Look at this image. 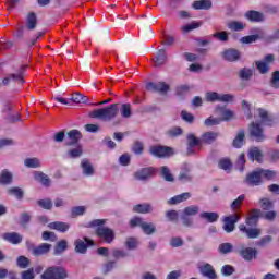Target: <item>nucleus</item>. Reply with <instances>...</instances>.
Wrapping results in <instances>:
<instances>
[{
	"instance_id": "obj_8",
	"label": "nucleus",
	"mask_w": 279,
	"mask_h": 279,
	"mask_svg": "<svg viewBox=\"0 0 279 279\" xmlns=\"http://www.w3.org/2000/svg\"><path fill=\"white\" fill-rule=\"evenodd\" d=\"M130 226L131 228H136V226H140L145 234H154L156 232V227L154 223L143 222V219L138 217L131 219Z\"/></svg>"
},
{
	"instance_id": "obj_23",
	"label": "nucleus",
	"mask_w": 279,
	"mask_h": 279,
	"mask_svg": "<svg viewBox=\"0 0 279 279\" xmlns=\"http://www.w3.org/2000/svg\"><path fill=\"white\" fill-rule=\"evenodd\" d=\"M245 234L247 239H258L260 234H263V229L256 227V226H248L245 229Z\"/></svg>"
},
{
	"instance_id": "obj_22",
	"label": "nucleus",
	"mask_w": 279,
	"mask_h": 279,
	"mask_svg": "<svg viewBox=\"0 0 279 279\" xmlns=\"http://www.w3.org/2000/svg\"><path fill=\"white\" fill-rule=\"evenodd\" d=\"M250 160H255L256 162H263V151L258 147H252L248 149Z\"/></svg>"
},
{
	"instance_id": "obj_26",
	"label": "nucleus",
	"mask_w": 279,
	"mask_h": 279,
	"mask_svg": "<svg viewBox=\"0 0 279 279\" xmlns=\"http://www.w3.org/2000/svg\"><path fill=\"white\" fill-rule=\"evenodd\" d=\"M155 66H162L167 62V51L165 49L158 50L157 54L153 59Z\"/></svg>"
},
{
	"instance_id": "obj_37",
	"label": "nucleus",
	"mask_w": 279,
	"mask_h": 279,
	"mask_svg": "<svg viewBox=\"0 0 279 279\" xmlns=\"http://www.w3.org/2000/svg\"><path fill=\"white\" fill-rule=\"evenodd\" d=\"M38 24V20L35 13H29L26 19V27L27 29H36V25Z\"/></svg>"
},
{
	"instance_id": "obj_63",
	"label": "nucleus",
	"mask_w": 279,
	"mask_h": 279,
	"mask_svg": "<svg viewBox=\"0 0 279 279\" xmlns=\"http://www.w3.org/2000/svg\"><path fill=\"white\" fill-rule=\"evenodd\" d=\"M221 274L223 276H232V274H234V268L232 267V265H225L221 268Z\"/></svg>"
},
{
	"instance_id": "obj_5",
	"label": "nucleus",
	"mask_w": 279,
	"mask_h": 279,
	"mask_svg": "<svg viewBox=\"0 0 279 279\" xmlns=\"http://www.w3.org/2000/svg\"><path fill=\"white\" fill-rule=\"evenodd\" d=\"M275 60L276 57L274 54H266L263 60L255 62V66L262 75H266L270 71V64H274Z\"/></svg>"
},
{
	"instance_id": "obj_45",
	"label": "nucleus",
	"mask_w": 279,
	"mask_h": 279,
	"mask_svg": "<svg viewBox=\"0 0 279 279\" xmlns=\"http://www.w3.org/2000/svg\"><path fill=\"white\" fill-rule=\"evenodd\" d=\"M134 213H151V205L149 204H138L133 207Z\"/></svg>"
},
{
	"instance_id": "obj_12",
	"label": "nucleus",
	"mask_w": 279,
	"mask_h": 279,
	"mask_svg": "<svg viewBox=\"0 0 279 279\" xmlns=\"http://www.w3.org/2000/svg\"><path fill=\"white\" fill-rule=\"evenodd\" d=\"M246 182L251 186H260V184H263V177L260 174V168H257L256 170L250 172L246 175Z\"/></svg>"
},
{
	"instance_id": "obj_53",
	"label": "nucleus",
	"mask_w": 279,
	"mask_h": 279,
	"mask_svg": "<svg viewBox=\"0 0 279 279\" xmlns=\"http://www.w3.org/2000/svg\"><path fill=\"white\" fill-rule=\"evenodd\" d=\"M270 86L272 88H279V71H275L271 74Z\"/></svg>"
},
{
	"instance_id": "obj_61",
	"label": "nucleus",
	"mask_w": 279,
	"mask_h": 279,
	"mask_svg": "<svg viewBox=\"0 0 279 279\" xmlns=\"http://www.w3.org/2000/svg\"><path fill=\"white\" fill-rule=\"evenodd\" d=\"M126 247L128 250H136L138 247V240L136 238H129L126 240Z\"/></svg>"
},
{
	"instance_id": "obj_18",
	"label": "nucleus",
	"mask_w": 279,
	"mask_h": 279,
	"mask_svg": "<svg viewBox=\"0 0 279 279\" xmlns=\"http://www.w3.org/2000/svg\"><path fill=\"white\" fill-rule=\"evenodd\" d=\"M75 252L78 254H86V250H88V245H93V241L84 238V240H76L75 243Z\"/></svg>"
},
{
	"instance_id": "obj_48",
	"label": "nucleus",
	"mask_w": 279,
	"mask_h": 279,
	"mask_svg": "<svg viewBox=\"0 0 279 279\" xmlns=\"http://www.w3.org/2000/svg\"><path fill=\"white\" fill-rule=\"evenodd\" d=\"M12 182V173L8 170H3L0 175V184H10Z\"/></svg>"
},
{
	"instance_id": "obj_14",
	"label": "nucleus",
	"mask_w": 279,
	"mask_h": 279,
	"mask_svg": "<svg viewBox=\"0 0 279 279\" xmlns=\"http://www.w3.org/2000/svg\"><path fill=\"white\" fill-rule=\"evenodd\" d=\"M189 146H187V154H197V149H202V138L195 137V135L190 134L187 135ZM197 147V149H195Z\"/></svg>"
},
{
	"instance_id": "obj_7",
	"label": "nucleus",
	"mask_w": 279,
	"mask_h": 279,
	"mask_svg": "<svg viewBox=\"0 0 279 279\" xmlns=\"http://www.w3.org/2000/svg\"><path fill=\"white\" fill-rule=\"evenodd\" d=\"M206 100L207 101H220L222 104H232L234 101V95L232 94H219L216 92H208L206 94Z\"/></svg>"
},
{
	"instance_id": "obj_20",
	"label": "nucleus",
	"mask_w": 279,
	"mask_h": 279,
	"mask_svg": "<svg viewBox=\"0 0 279 279\" xmlns=\"http://www.w3.org/2000/svg\"><path fill=\"white\" fill-rule=\"evenodd\" d=\"M222 58L227 60V62H236V60L241 58V52L235 49H228L222 52Z\"/></svg>"
},
{
	"instance_id": "obj_9",
	"label": "nucleus",
	"mask_w": 279,
	"mask_h": 279,
	"mask_svg": "<svg viewBox=\"0 0 279 279\" xmlns=\"http://www.w3.org/2000/svg\"><path fill=\"white\" fill-rule=\"evenodd\" d=\"M197 213H199V207L196 205H191L189 207H185L183 210V214L181 215L183 225L191 226L193 223V219H191L190 217H195Z\"/></svg>"
},
{
	"instance_id": "obj_47",
	"label": "nucleus",
	"mask_w": 279,
	"mask_h": 279,
	"mask_svg": "<svg viewBox=\"0 0 279 279\" xmlns=\"http://www.w3.org/2000/svg\"><path fill=\"white\" fill-rule=\"evenodd\" d=\"M245 140V132L241 131L238 136L233 140V147L238 149L243 147V141Z\"/></svg>"
},
{
	"instance_id": "obj_59",
	"label": "nucleus",
	"mask_w": 279,
	"mask_h": 279,
	"mask_svg": "<svg viewBox=\"0 0 279 279\" xmlns=\"http://www.w3.org/2000/svg\"><path fill=\"white\" fill-rule=\"evenodd\" d=\"M9 195H14L17 199H23V190L21 187H12L9 190Z\"/></svg>"
},
{
	"instance_id": "obj_32",
	"label": "nucleus",
	"mask_w": 279,
	"mask_h": 279,
	"mask_svg": "<svg viewBox=\"0 0 279 279\" xmlns=\"http://www.w3.org/2000/svg\"><path fill=\"white\" fill-rule=\"evenodd\" d=\"M219 136V133L215 132H206L202 135L201 141L202 143H206L207 145H210L211 143H215Z\"/></svg>"
},
{
	"instance_id": "obj_25",
	"label": "nucleus",
	"mask_w": 279,
	"mask_h": 279,
	"mask_svg": "<svg viewBox=\"0 0 279 279\" xmlns=\"http://www.w3.org/2000/svg\"><path fill=\"white\" fill-rule=\"evenodd\" d=\"M192 8L194 10H210L213 8V1L210 0H196L193 2Z\"/></svg>"
},
{
	"instance_id": "obj_24",
	"label": "nucleus",
	"mask_w": 279,
	"mask_h": 279,
	"mask_svg": "<svg viewBox=\"0 0 279 279\" xmlns=\"http://www.w3.org/2000/svg\"><path fill=\"white\" fill-rule=\"evenodd\" d=\"M147 90H157L158 93H167L169 85L166 83H148L146 85Z\"/></svg>"
},
{
	"instance_id": "obj_41",
	"label": "nucleus",
	"mask_w": 279,
	"mask_h": 279,
	"mask_svg": "<svg viewBox=\"0 0 279 279\" xmlns=\"http://www.w3.org/2000/svg\"><path fill=\"white\" fill-rule=\"evenodd\" d=\"M257 256H258V250L254 247L245 248V260H256Z\"/></svg>"
},
{
	"instance_id": "obj_13",
	"label": "nucleus",
	"mask_w": 279,
	"mask_h": 279,
	"mask_svg": "<svg viewBox=\"0 0 279 279\" xmlns=\"http://www.w3.org/2000/svg\"><path fill=\"white\" fill-rule=\"evenodd\" d=\"M156 168H143L134 173V178L135 180H149V178H154V175H156Z\"/></svg>"
},
{
	"instance_id": "obj_39",
	"label": "nucleus",
	"mask_w": 279,
	"mask_h": 279,
	"mask_svg": "<svg viewBox=\"0 0 279 279\" xmlns=\"http://www.w3.org/2000/svg\"><path fill=\"white\" fill-rule=\"evenodd\" d=\"M259 171H260V174H262V179L264 178V180H268V181L276 180V175H277L276 171L265 170L263 168H259Z\"/></svg>"
},
{
	"instance_id": "obj_42",
	"label": "nucleus",
	"mask_w": 279,
	"mask_h": 279,
	"mask_svg": "<svg viewBox=\"0 0 279 279\" xmlns=\"http://www.w3.org/2000/svg\"><path fill=\"white\" fill-rule=\"evenodd\" d=\"M232 32H243L245 29V25L242 22L231 21L227 24Z\"/></svg>"
},
{
	"instance_id": "obj_50",
	"label": "nucleus",
	"mask_w": 279,
	"mask_h": 279,
	"mask_svg": "<svg viewBox=\"0 0 279 279\" xmlns=\"http://www.w3.org/2000/svg\"><path fill=\"white\" fill-rule=\"evenodd\" d=\"M82 154H83L82 146H77L76 148H73L68 151L69 158H80Z\"/></svg>"
},
{
	"instance_id": "obj_52",
	"label": "nucleus",
	"mask_w": 279,
	"mask_h": 279,
	"mask_svg": "<svg viewBox=\"0 0 279 279\" xmlns=\"http://www.w3.org/2000/svg\"><path fill=\"white\" fill-rule=\"evenodd\" d=\"M86 213V207L85 206H77L73 207L71 210L72 217H80Z\"/></svg>"
},
{
	"instance_id": "obj_1",
	"label": "nucleus",
	"mask_w": 279,
	"mask_h": 279,
	"mask_svg": "<svg viewBox=\"0 0 279 279\" xmlns=\"http://www.w3.org/2000/svg\"><path fill=\"white\" fill-rule=\"evenodd\" d=\"M245 201V195H240L235 201L232 202L231 208L235 211L233 215L227 216L223 219V230L228 233L234 232V223L241 219V215H239V210L241 206H243V202Z\"/></svg>"
},
{
	"instance_id": "obj_56",
	"label": "nucleus",
	"mask_w": 279,
	"mask_h": 279,
	"mask_svg": "<svg viewBox=\"0 0 279 279\" xmlns=\"http://www.w3.org/2000/svg\"><path fill=\"white\" fill-rule=\"evenodd\" d=\"M220 169H223V171H230L232 169V162L230 159H221L219 161Z\"/></svg>"
},
{
	"instance_id": "obj_40",
	"label": "nucleus",
	"mask_w": 279,
	"mask_h": 279,
	"mask_svg": "<svg viewBox=\"0 0 279 279\" xmlns=\"http://www.w3.org/2000/svg\"><path fill=\"white\" fill-rule=\"evenodd\" d=\"M51 230H58L59 232H66L69 225L66 222H52L49 225Z\"/></svg>"
},
{
	"instance_id": "obj_6",
	"label": "nucleus",
	"mask_w": 279,
	"mask_h": 279,
	"mask_svg": "<svg viewBox=\"0 0 279 279\" xmlns=\"http://www.w3.org/2000/svg\"><path fill=\"white\" fill-rule=\"evenodd\" d=\"M66 270L62 267H49L41 275V279H64Z\"/></svg>"
},
{
	"instance_id": "obj_4",
	"label": "nucleus",
	"mask_w": 279,
	"mask_h": 279,
	"mask_svg": "<svg viewBox=\"0 0 279 279\" xmlns=\"http://www.w3.org/2000/svg\"><path fill=\"white\" fill-rule=\"evenodd\" d=\"M259 206L262 210L266 211L262 214L263 219H266V221H274L278 217V211L274 210V201L263 197L259 199Z\"/></svg>"
},
{
	"instance_id": "obj_57",
	"label": "nucleus",
	"mask_w": 279,
	"mask_h": 279,
	"mask_svg": "<svg viewBox=\"0 0 279 279\" xmlns=\"http://www.w3.org/2000/svg\"><path fill=\"white\" fill-rule=\"evenodd\" d=\"M38 206H40L41 208H45L46 210H51L53 204L51 203V199L46 198V199L38 201Z\"/></svg>"
},
{
	"instance_id": "obj_21",
	"label": "nucleus",
	"mask_w": 279,
	"mask_h": 279,
	"mask_svg": "<svg viewBox=\"0 0 279 279\" xmlns=\"http://www.w3.org/2000/svg\"><path fill=\"white\" fill-rule=\"evenodd\" d=\"M2 239L9 243H12L13 245H19V243L23 241V236L16 232L4 233L2 234Z\"/></svg>"
},
{
	"instance_id": "obj_27",
	"label": "nucleus",
	"mask_w": 279,
	"mask_h": 279,
	"mask_svg": "<svg viewBox=\"0 0 279 279\" xmlns=\"http://www.w3.org/2000/svg\"><path fill=\"white\" fill-rule=\"evenodd\" d=\"M246 19L253 23H263V21H265V15L258 11H247Z\"/></svg>"
},
{
	"instance_id": "obj_64",
	"label": "nucleus",
	"mask_w": 279,
	"mask_h": 279,
	"mask_svg": "<svg viewBox=\"0 0 279 279\" xmlns=\"http://www.w3.org/2000/svg\"><path fill=\"white\" fill-rule=\"evenodd\" d=\"M22 279H34V268L23 271Z\"/></svg>"
},
{
	"instance_id": "obj_62",
	"label": "nucleus",
	"mask_w": 279,
	"mask_h": 279,
	"mask_svg": "<svg viewBox=\"0 0 279 279\" xmlns=\"http://www.w3.org/2000/svg\"><path fill=\"white\" fill-rule=\"evenodd\" d=\"M214 38H218L221 43H228V33L226 31L214 34Z\"/></svg>"
},
{
	"instance_id": "obj_35",
	"label": "nucleus",
	"mask_w": 279,
	"mask_h": 279,
	"mask_svg": "<svg viewBox=\"0 0 279 279\" xmlns=\"http://www.w3.org/2000/svg\"><path fill=\"white\" fill-rule=\"evenodd\" d=\"M260 38H263V32L260 29H255L253 35L245 37V44L250 45L256 43V40H260Z\"/></svg>"
},
{
	"instance_id": "obj_10",
	"label": "nucleus",
	"mask_w": 279,
	"mask_h": 279,
	"mask_svg": "<svg viewBox=\"0 0 279 279\" xmlns=\"http://www.w3.org/2000/svg\"><path fill=\"white\" fill-rule=\"evenodd\" d=\"M149 151L153 156H156L157 158H167V156H173V148L167 146H150Z\"/></svg>"
},
{
	"instance_id": "obj_38",
	"label": "nucleus",
	"mask_w": 279,
	"mask_h": 279,
	"mask_svg": "<svg viewBox=\"0 0 279 279\" xmlns=\"http://www.w3.org/2000/svg\"><path fill=\"white\" fill-rule=\"evenodd\" d=\"M218 252L219 254H230L232 252H234V246L232 245V243H221L219 246H218Z\"/></svg>"
},
{
	"instance_id": "obj_33",
	"label": "nucleus",
	"mask_w": 279,
	"mask_h": 279,
	"mask_svg": "<svg viewBox=\"0 0 279 279\" xmlns=\"http://www.w3.org/2000/svg\"><path fill=\"white\" fill-rule=\"evenodd\" d=\"M190 197H191V193L185 192V193H182L180 195H177V196L170 198L168 201V204H170V205L182 204V202H186V199H190Z\"/></svg>"
},
{
	"instance_id": "obj_58",
	"label": "nucleus",
	"mask_w": 279,
	"mask_h": 279,
	"mask_svg": "<svg viewBox=\"0 0 279 279\" xmlns=\"http://www.w3.org/2000/svg\"><path fill=\"white\" fill-rule=\"evenodd\" d=\"M236 169H239V171H243V169L245 168V154H241L236 160L235 163Z\"/></svg>"
},
{
	"instance_id": "obj_36",
	"label": "nucleus",
	"mask_w": 279,
	"mask_h": 279,
	"mask_svg": "<svg viewBox=\"0 0 279 279\" xmlns=\"http://www.w3.org/2000/svg\"><path fill=\"white\" fill-rule=\"evenodd\" d=\"M68 137L71 142H68L66 145H75V143L82 138V133L77 130H72L68 133Z\"/></svg>"
},
{
	"instance_id": "obj_2",
	"label": "nucleus",
	"mask_w": 279,
	"mask_h": 279,
	"mask_svg": "<svg viewBox=\"0 0 279 279\" xmlns=\"http://www.w3.org/2000/svg\"><path fill=\"white\" fill-rule=\"evenodd\" d=\"M119 114V105L112 104L109 107L95 109L89 113L92 119H100V121H112Z\"/></svg>"
},
{
	"instance_id": "obj_34",
	"label": "nucleus",
	"mask_w": 279,
	"mask_h": 279,
	"mask_svg": "<svg viewBox=\"0 0 279 279\" xmlns=\"http://www.w3.org/2000/svg\"><path fill=\"white\" fill-rule=\"evenodd\" d=\"M201 219H205L206 221H208L209 223H215V221H218L219 219V214L211 211H203L199 215Z\"/></svg>"
},
{
	"instance_id": "obj_11",
	"label": "nucleus",
	"mask_w": 279,
	"mask_h": 279,
	"mask_svg": "<svg viewBox=\"0 0 279 279\" xmlns=\"http://www.w3.org/2000/svg\"><path fill=\"white\" fill-rule=\"evenodd\" d=\"M248 132H250V136L255 138V141H257L258 143H260V141H265V133L260 126V123H257V122L251 123L248 126Z\"/></svg>"
},
{
	"instance_id": "obj_30",
	"label": "nucleus",
	"mask_w": 279,
	"mask_h": 279,
	"mask_svg": "<svg viewBox=\"0 0 279 279\" xmlns=\"http://www.w3.org/2000/svg\"><path fill=\"white\" fill-rule=\"evenodd\" d=\"M10 80H13V82H20V84H23L25 82L23 80V70L16 74H10L8 77L3 78L2 84H4V86H8V84H10Z\"/></svg>"
},
{
	"instance_id": "obj_44",
	"label": "nucleus",
	"mask_w": 279,
	"mask_h": 279,
	"mask_svg": "<svg viewBox=\"0 0 279 279\" xmlns=\"http://www.w3.org/2000/svg\"><path fill=\"white\" fill-rule=\"evenodd\" d=\"M25 167H28V169H38L40 167V159L38 158H27L24 161Z\"/></svg>"
},
{
	"instance_id": "obj_17",
	"label": "nucleus",
	"mask_w": 279,
	"mask_h": 279,
	"mask_svg": "<svg viewBox=\"0 0 279 279\" xmlns=\"http://www.w3.org/2000/svg\"><path fill=\"white\" fill-rule=\"evenodd\" d=\"M198 269L203 276L209 279H217V274L215 272V268L210 264H203L198 266Z\"/></svg>"
},
{
	"instance_id": "obj_16",
	"label": "nucleus",
	"mask_w": 279,
	"mask_h": 279,
	"mask_svg": "<svg viewBox=\"0 0 279 279\" xmlns=\"http://www.w3.org/2000/svg\"><path fill=\"white\" fill-rule=\"evenodd\" d=\"M256 113L259 117L262 123H264V125H268L269 128H271V125H274V117H271V114H269V111H267L263 108H258L256 110Z\"/></svg>"
},
{
	"instance_id": "obj_51",
	"label": "nucleus",
	"mask_w": 279,
	"mask_h": 279,
	"mask_svg": "<svg viewBox=\"0 0 279 279\" xmlns=\"http://www.w3.org/2000/svg\"><path fill=\"white\" fill-rule=\"evenodd\" d=\"M68 247L66 240H61L57 243V246L54 248V254H62V252H65Z\"/></svg>"
},
{
	"instance_id": "obj_19",
	"label": "nucleus",
	"mask_w": 279,
	"mask_h": 279,
	"mask_svg": "<svg viewBox=\"0 0 279 279\" xmlns=\"http://www.w3.org/2000/svg\"><path fill=\"white\" fill-rule=\"evenodd\" d=\"M216 112L220 114V122L221 121H232L234 119V111L226 108V107H218L216 108Z\"/></svg>"
},
{
	"instance_id": "obj_31",
	"label": "nucleus",
	"mask_w": 279,
	"mask_h": 279,
	"mask_svg": "<svg viewBox=\"0 0 279 279\" xmlns=\"http://www.w3.org/2000/svg\"><path fill=\"white\" fill-rule=\"evenodd\" d=\"M50 250H51V244L43 243L39 246H36L34 248L33 256H43V254H49Z\"/></svg>"
},
{
	"instance_id": "obj_3",
	"label": "nucleus",
	"mask_w": 279,
	"mask_h": 279,
	"mask_svg": "<svg viewBox=\"0 0 279 279\" xmlns=\"http://www.w3.org/2000/svg\"><path fill=\"white\" fill-rule=\"evenodd\" d=\"M104 223H106V220L104 219H96L93 220L89 226L92 228H97L96 229V234L99 236V239H102L105 243H112L114 241V231L108 227H104Z\"/></svg>"
},
{
	"instance_id": "obj_28",
	"label": "nucleus",
	"mask_w": 279,
	"mask_h": 279,
	"mask_svg": "<svg viewBox=\"0 0 279 279\" xmlns=\"http://www.w3.org/2000/svg\"><path fill=\"white\" fill-rule=\"evenodd\" d=\"M34 178L37 182H40L44 186H50L51 184V179L47 174L40 171L34 172Z\"/></svg>"
},
{
	"instance_id": "obj_46",
	"label": "nucleus",
	"mask_w": 279,
	"mask_h": 279,
	"mask_svg": "<svg viewBox=\"0 0 279 279\" xmlns=\"http://www.w3.org/2000/svg\"><path fill=\"white\" fill-rule=\"evenodd\" d=\"M120 112L124 119L132 117V106L130 104L122 105Z\"/></svg>"
},
{
	"instance_id": "obj_49",
	"label": "nucleus",
	"mask_w": 279,
	"mask_h": 279,
	"mask_svg": "<svg viewBox=\"0 0 279 279\" xmlns=\"http://www.w3.org/2000/svg\"><path fill=\"white\" fill-rule=\"evenodd\" d=\"M71 99L74 101V104H86L88 101V97L80 93L73 94Z\"/></svg>"
},
{
	"instance_id": "obj_29",
	"label": "nucleus",
	"mask_w": 279,
	"mask_h": 279,
	"mask_svg": "<svg viewBox=\"0 0 279 279\" xmlns=\"http://www.w3.org/2000/svg\"><path fill=\"white\" fill-rule=\"evenodd\" d=\"M81 167L84 175H95V168H93V163H90L88 159H83L81 161Z\"/></svg>"
},
{
	"instance_id": "obj_43",
	"label": "nucleus",
	"mask_w": 279,
	"mask_h": 279,
	"mask_svg": "<svg viewBox=\"0 0 279 279\" xmlns=\"http://www.w3.org/2000/svg\"><path fill=\"white\" fill-rule=\"evenodd\" d=\"M160 175L165 179L166 182H173V174H171V170L168 167L162 166L160 168Z\"/></svg>"
},
{
	"instance_id": "obj_54",
	"label": "nucleus",
	"mask_w": 279,
	"mask_h": 279,
	"mask_svg": "<svg viewBox=\"0 0 279 279\" xmlns=\"http://www.w3.org/2000/svg\"><path fill=\"white\" fill-rule=\"evenodd\" d=\"M197 27H202V22H192L191 24H186L182 27V31L189 33L192 32V29H197Z\"/></svg>"
},
{
	"instance_id": "obj_15",
	"label": "nucleus",
	"mask_w": 279,
	"mask_h": 279,
	"mask_svg": "<svg viewBox=\"0 0 279 279\" xmlns=\"http://www.w3.org/2000/svg\"><path fill=\"white\" fill-rule=\"evenodd\" d=\"M263 217L260 209H251L246 216V226H258V220Z\"/></svg>"
},
{
	"instance_id": "obj_55",
	"label": "nucleus",
	"mask_w": 279,
	"mask_h": 279,
	"mask_svg": "<svg viewBox=\"0 0 279 279\" xmlns=\"http://www.w3.org/2000/svg\"><path fill=\"white\" fill-rule=\"evenodd\" d=\"M17 267H20L21 269H26V267H29V258L25 256H20L17 258Z\"/></svg>"
},
{
	"instance_id": "obj_60",
	"label": "nucleus",
	"mask_w": 279,
	"mask_h": 279,
	"mask_svg": "<svg viewBox=\"0 0 279 279\" xmlns=\"http://www.w3.org/2000/svg\"><path fill=\"white\" fill-rule=\"evenodd\" d=\"M221 123V119L220 118H213L209 117L205 120V125H207V128H210L213 125H219Z\"/></svg>"
}]
</instances>
